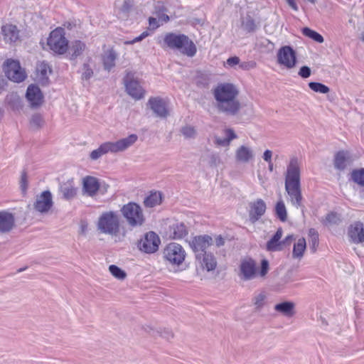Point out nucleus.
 I'll use <instances>...</instances> for the list:
<instances>
[{
    "mask_svg": "<svg viewBox=\"0 0 364 364\" xmlns=\"http://www.w3.org/2000/svg\"><path fill=\"white\" fill-rule=\"evenodd\" d=\"M6 102L14 110H18L21 107V99L19 96L14 92L8 94L6 97Z\"/></svg>",
    "mask_w": 364,
    "mask_h": 364,
    "instance_id": "nucleus-36",
    "label": "nucleus"
},
{
    "mask_svg": "<svg viewBox=\"0 0 364 364\" xmlns=\"http://www.w3.org/2000/svg\"><path fill=\"white\" fill-rule=\"evenodd\" d=\"M26 97L33 108L40 107L43 102V95L41 89L35 85H31L28 87Z\"/></svg>",
    "mask_w": 364,
    "mask_h": 364,
    "instance_id": "nucleus-19",
    "label": "nucleus"
},
{
    "mask_svg": "<svg viewBox=\"0 0 364 364\" xmlns=\"http://www.w3.org/2000/svg\"><path fill=\"white\" fill-rule=\"evenodd\" d=\"M294 240V237L293 235H289L285 237V239L282 241V245L289 244L291 240Z\"/></svg>",
    "mask_w": 364,
    "mask_h": 364,
    "instance_id": "nucleus-59",
    "label": "nucleus"
},
{
    "mask_svg": "<svg viewBox=\"0 0 364 364\" xmlns=\"http://www.w3.org/2000/svg\"><path fill=\"white\" fill-rule=\"evenodd\" d=\"M60 192L63 195V198L64 199L70 200L76 196L77 188L74 186L73 182L68 181L60 185Z\"/></svg>",
    "mask_w": 364,
    "mask_h": 364,
    "instance_id": "nucleus-30",
    "label": "nucleus"
},
{
    "mask_svg": "<svg viewBox=\"0 0 364 364\" xmlns=\"http://www.w3.org/2000/svg\"><path fill=\"white\" fill-rule=\"evenodd\" d=\"M309 87L314 92L323 94H326L330 90L328 87L320 82H311L309 83Z\"/></svg>",
    "mask_w": 364,
    "mask_h": 364,
    "instance_id": "nucleus-45",
    "label": "nucleus"
},
{
    "mask_svg": "<svg viewBox=\"0 0 364 364\" xmlns=\"http://www.w3.org/2000/svg\"><path fill=\"white\" fill-rule=\"evenodd\" d=\"M124 84L129 95L135 100H140L144 96L145 91L136 80L134 74L129 72L124 77Z\"/></svg>",
    "mask_w": 364,
    "mask_h": 364,
    "instance_id": "nucleus-13",
    "label": "nucleus"
},
{
    "mask_svg": "<svg viewBox=\"0 0 364 364\" xmlns=\"http://www.w3.org/2000/svg\"><path fill=\"white\" fill-rule=\"evenodd\" d=\"M272 151L271 150L267 149L264 151L262 158L263 159L267 162L269 163L272 161Z\"/></svg>",
    "mask_w": 364,
    "mask_h": 364,
    "instance_id": "nucleus-55",
    "label": "nucleus"
},
{
    "mask_svg": "<svg viewBox=\"0 0 364 364\" xmlns=\"http://www.w3.org/2000/svg\"><path fill=\"white\" fill-rule=\"evenodd\" d=\"M20 188L23 192H26L28 188L27 174L25 171L21 173L20 180Z\"/></svg>",
    "mask_w": 364,
    "mask_h": 364,
    "instance_id": "nucleus-51",
    "label": "nucleus"
},
{
    "mask_svg": "<svg viewBox=\"0 0 364 364\" xmlns=\"http://www.w3.org/2000/svg\"><path fill=\"white\" fill-rule=\"evenodd\" d=\"M161 193L159 191H155L151 193V194L144 199V204L146 207L153 208L159 205L161 203Z\"/></svg>",
    "mask_w": 364,
    "mask_h": 364,
    "instance_id": "nucleus-35",
    "label": "nucleus"
},
{
    "mask_svg": "<svg viewBox=\"0 0 364 364\" xmlns=\"http://www.w3.org/2000/svg\"><path fill=\"white\" fill-rule=\"evenodd\" d=\"M3 115H4V110L1 108H0V119L3 117Z\"/></svg>",
    "mask_w": 364,
    "mask_h": 364,
    "instance_id": "nucleus-64",
    "label": "nucleus"
},
{
    "mask_svg": "<svg viewBox=\"0 0 364 364\" xmlns=\"http://www.w3.org/2000/svg\"><path fill=\"white\" fill-rule=\"evenodd\" d=\"M213 244V238L207 235L196 236L189 241V245L196 253L197 259H200V255L206 252V250Z\"/></svg>",
    "mask_w": 364,
    "mask_h": 364,
    "instance_id": "nucleus-14",
    "label": "nucleus"
},
{
    "mask_svg": "<svg viewBox=\"0 0 364 364\" xmlns=\"http://www.w3.org/2000/svg\"><path fill=\"white\" fill-rule=\"evenodd\" d=\"M37 71L39 73L42 77H47L48 75L51 73V70L48 65L44 62L40 63L37 65Z\"/></svg>",
    "mask_w": 364,
    "mask_h": 364,
    "instance_id": "nucleus-47",
    "label": "nucleus"
},
{
    "mask_svg": "<svg viewBox=\"0 0 364 364\" xmlns=\"http://www.w3.org/2000/svg\"><path fill=\"white\" fill-rule=\"evenodd\" d=\"M120 212L131 228L141 226L145 221L143 210L139 205L134 202H129L124 205Z\"/></svg>",
    "mask_w": 364,
    "mask_h": 364,
    "instance_id": "nucleus-7",
    "label": "nucleus"
},
{
    "mask_svg": "<svg viewBox=\"0 0 364 364\" xmlns=\"http://www.w3.org/2000/svg\"><path fill=\"white\" fill-rule=\"evenodd\" d=\"M238 95L239 91L235 85L228 82L218 84L213 90L218 112L228 116L237 115L241 109Z\"/></svg>",
    "mask_w": 364,
    "mask_h": 364,
    "instance_id": "nucleus-1",
    "label": "nucleus"
},
{
    "mask_svg": "<svg viewBox=\"0 0 364 364\" xmlns=\"http://www.w3.org/2000/svg\"><path fill=\"white\" fill-rule=\"evenodd\" d=\"M33 208L41 214L48 213L53 206V196L50 191H44L37 195L33 203Z\"/></svg>",
    "mask_w": 364,
    "mask_h": 364,
    "instance_id": "nucleus-15",
    "label": "nucleus"
},
{
    "mask_svg": "<svg viewBox=\"0 0 364 364\" xmlns=\"http://www.w3.org/2000/svg\"><path fill=\"white\" fill-rule=\"evenodd\" d=\"M283 235L282 228H279L274 236L267 242L266 249L269 252L280 251L282 250V242H280Z\"/></svg>",
    "mask_w": 364,
    "mask_h": 364,
    "instance_id": "nucleus-27",
    "label": "nucleus"
},
{
    "mask_svg": "<svg viewBox=\"0 0 364 364\" xmlns=\"http://www.w3.org/2000/svg\"><path fill=\"white\" fill-rule=\"evenodd\" d=\"M242 28L247 32H253L257 28V25L254 19L249 15L242 18Z\"/></svg>",
    "mask_w": 364,
    "mask_h": 364,
    "instance_id": "nucleus-39",
    "label": "nucleus"
},
{
    "mask_svg": "<svg viewBox=\"0 0 364 364\" xmlns=\"http://www.w3.org/2000/svg\"><path fill=\"white\" fill-rule=\"evenodd\" d=\"M295 307L296 304L293 301H286L277 304L274 309L284 317L291 318L296 314Z\"/></svg>",
    "mask_w": 364,
    "mask_h": 364,
    "instance_id": "nucleus-24",
    "label": "nucleus"
},
{
    "mask_svg": "<svg viewBox=\"0 0 364 364\" xmlns=\"http://www.w3.org/2000/svg\"><path fill=\"white\" fill-rule=\"evenodd\" d=\"M137 140L138 136L132 134L116 141L105 142L90 153V158L92 160H97L102 156L109 152L112 154L123 152L133 146Z\"/></svg>",
    "mask_w": 364,
    "mask_h": 364,
    "instance_id": "nucleus-5",
    "label": "nucleus"
},
{
    "mask_svg": "<svg viewBox=\"0 0 364 364\" xmlns=\"http://www.w3.org/2000/svg\"><path fill=\"white\" fill-rule=\"evenodd\" d=\"M351 164L350 154L346 151H339L335 156L333 159L334 168L338 171H344Z\"/></svg>",
    "mask_w": 364,
    "mask_h": 364,
    "instance_id": "nucleus-23",
    "label": "nucleus"
},
{
    "mask_svg": "<svg viewBox=\"0 0 364 364\" xmlns=\"http://www.w3.org/2000/svg\"><path fill=\"white\" fill-rule=\"evenodd\" d=\"M109 270L112 275L119 280H123L126 278V272L114 264H112L109 267Z\"/></svg>",
    "mask_w": 364,
    "mask_h": 364,
    "instance_id": "nucleus-44",
    "label": "nucleus"
},
{
    "mask_svg": "<svg viewBox=\"0 0 364 364\" xmlns=\"http://www.w3.org/2000/svg\"><path fill=\"white\" fill-rule=\"evenodd\" d=\"M134 4L131 0H124L119 10L122 13L127 14L133 7Z\"/></svg>",
    "mask_w": 364,
    "mask_h": 364,
    "instance_id": "nucleus-50",
    "label": "nucleus"
},
{
    "mask_svg": "<svg viewBox=\"0 0 364 364\" xmlns=\"http://www.w3.org/2000/svg\"><path fill=\"white\" fill-rule=\"evenodd\" d=\"M97 230L103 234L114 238L125 237L126 231L122 226L121 218L117 212L109 210L102 213L98 218Z\"/></svg>",
    "mask_w": 364,
    "mask_h": 364,
    "instance_id": "nucleus-3",
    "label": "nucleus"
},
{
    "mask_svg": "<svg viewBox=\"0 0 364 364\" xmlns=\"http://www.w3.org/2000/svg\"><path fill=\"white\" fill-rule=\"evenodd\" d=\"M266 294L264 292L256 294L253 299L252 302L255 306V309L257 311H259L265 304Z\"/></svg>",
    "mask_w": 364,
    "mask_h": 364,
    "instance_id": "nucleus-43",
    "label": "nucleus"
},
{
    "mask_svg": "<svg viewBox=\"0 0 364 364\" xmlns=\"http://www.w3.org/2000/svg\"><path fill=\"white\" fill-rule=\"evenodd\" d=\"M240 62V60L238 57L233 56V57L229 58L227 60L226 63L228 65H229L230 67H234L236 65H239Z\"/></svg>",
    "mask_w": 364,
    "mask_h": 364,
    "instance_id": "nucleus-54",
    "label": "nucleus"
},
{
    "mask_svg": "<svg viewBox=\"0 0 364 364\" xmlns=\"http://www.w3.org/2000/svg\"><path fill=\"white\" fill-rule=\"evenodd\" d=\"M267 209L265 202L258 198L249 203V220L252 223H256L265 213Z\"/></svg>",
    "mask_w": 364,
    "mask_h": 364,
    "instance_id": "nucleus-16",
    "label": "nucleus"
},
{
    "mask_svg": "<svg viewBox=\"0 0 364 364\" xmlns=\"http://www.w3.org/2000/svg\"><path fill=\"white\" fill-rule=\"evenodd\" d=\"M255 159V152L250 146L242 145L235 151V160L238 163L248 164Z\"/></svg>",
    "mask_w": 364,
    "mask_h": 364,
    "instance_id": "nucleus-21",
    "label": "nucleus"
},
{
    "mask_svg": "<svg viewBox=\"0 0 364 364\" xmlns=\"http://www.w3.org/2000/svg\"><path fill=\"white\" fill-rule=\"evenodd\" d=\"M288 5L294 11H298L299 8L294 0H286Z\"/></svg>",
    "mask_w": 364,
    "mask_h": 364,
    "instance_id": "nucleus-58",
    "label": "nucleus"
},
{
    "mask_svg": "<svg viewBox=\"0 0 364 364\" xmlns=\"http://www.w3.org/2000/svg\"><path fill=\"white\" fill-rule=\"evenodd\" d=\"M202 267L208 272L214 270L217 267V262L214 255L211 253L205 252L200 255V259H198Z\"/></svg>",
    "mask_w": 364,
    "mask_h": 364,
    "instance_id": "nucleus-29",
    "label": "nucleus"
},
{
    "mask_svg": "<svg viewBox=\"0 0 364 364\" xmlns=\"http://www.w3.org/2000/svg\"><path fill=\"white\" fill-rule=\"evenodd\" d=\"M117 58V52L112 49H108L102 55L103 67L105 70L110 71L115 66V60Z\"/></svg>",
    "mask_w": 364,
    "mask_h": 364,
    "instance_id": "nucleus-26",
    "label": "nucleus"
},
{
    "mask_svg": "<svg viewBox=\"0 0 364 364\" xmlns=\"http://www.w3.org/2000/svg\"><path fill=\"white\" fill-rule=\"evenodd\" d=\"M348 237L355 244L364 242V225L358 221L351 224L348 228Z\"/></svg>",
    "mask_w": 364,
    "mask_h": 364,
    "instance_id": "nucleus-20",
    "label": "nucleus"
},
{
    "mask_svg": "<svg viewBox=\"0 0 364 364\" xmlns=\"http://www.w3.org/2000/svg\"><path fill=\"white\" fill-rule=\"evenodd\" d=\"M171 237L174 240L181 239L187 234L186 226L183 223H177L170 228Z\"/></svg>",
    "mask_w": 364,
    "mask_h": 364,
    "instance_id": "nucleus-33",
    "label": "nucleus"
},
{
    "mask_svg": "<svg viewBox=\"0 0 364 364\" xmlns=\"http://www.w3.org/2000/svg\"><path fill=\"white\" fill-rule=\"evenodd\" d=\"M99 180L90 176H87L82 179V190L88 196H95L100 189Z\"/></svg>",
    "mask_w": 364,
    "mask_h": 364,
    "instance_id": "nucleus-22",
    "label": "nucleus"
},
{
    "mask_svg": "<svg viewBox=\"0 0 364 364\" xmlns=\"http://www.w3.org/2000/svg\"><path fill=\"white\" fill-rule=\"evenodd\" d=\"M224 133L225 135V138H220L218 136L215 137V143L221 146H228L230 145V141L232 139H236L237 136L235 133L234 130L232 129H226L224 130Z\"/></svg>",
    "mask_w": 364,
    "mask_h": 364,
    "instance_id": "nucleus-31",
    "label": "nucleus"
},
{
    "mask_svg": "<svg viewBox=\"0 0 364 364\" xmlns=\"http://www.w3.org/2000/svg\"><path fill=\"white\" fill-rule=\"evenodd\" d=\"M181 134L186 139H195L197 136L196 129L191 125H185L180 129Z\"/></svg>",
    "mask_w": 364,
    "mask_h": 364,
    "instance_id": "nucleus-40",
    "label": "nucleus"
},
{
    "mask_svg": "<svg viewBox=\"0 0 364 364\" xmlns=\"http://www.w3.org/2000/svg\"><path fill=\"white\" fill-rule=\"evenodd\" d=\"M277 63L287 69L294 68L296 64V55L289 46H282L277 52Z\"/></svg>",
    "mask_w": 364,
    "mask_h": 364,
    "instance_id": "nucleus-12",
    "label": "nucleus"
},
{
    "mask_svg": "<svg viewBox=\"0 0 364 364\" xmlns=\"http://www.w3.org/2000/svg\"><path fill=\"white\" fill-rule=\"evenodd\" d=\"M269 270V264L267 259L261 261V267L259 269L256 261L251 257H246L240 261L237 276L243 282L251 281L257 277L264 279Z\"/></svg>",
    "mask_w": 364,
    "mask_h": 364,
    "instance_id": "nucleus-4",
    "label": "nucleus"
},
{
    "mask_svg": "<svg viewBox=\"0 0 364 364\" xmlns=\"http://www.w3.org/2000/svg\"><path fill=\"white\" fill-rule=\"evenodd\" d=\"M5 85V80L0 77V94L1 93L2 90H4Z\"/></svg>",
    "mask_w": 364,
    "mask_h": 364,
    "instance_id": "nucleus-60",
    "label": "nucleus"
},
{
    "mask_svg": "<svg viewBox=\"0 0 364 364\" xmlns=\"http://www.w3.org/2000/svg\"><path fill=\"white\" fill-rule=\"evenodd\" d=\"M160 243L159 237L155 232L150 231L139 241L138 248L143 252L152 254L158 250Z\"/></svg>",
    "mask_w": 364,
    "mask_h": 364,
    "instance_id": "nucleus-11",
    "label": "nucleus"
},
{
    "mask_svg": "<svg viewBox=\"0 0 364 364\" xmlns=\"http://www.w3.org/2000/svg\"><path fill=\"white\" fill-rule=\"evenodd\" d=\"M145 330L147 333H149L153 337L159 336V337H162L168 341H169L170 339H171L173 337V332L168 328H161V327L155 328V327L149 326L145 328Z\"/></svg>",
    "mask_w": 364,
    "mask_h": 364,
    "instance_id": "nucleus-28",
    "label": "nucleus"
},
{
    "mask_svg": "<svg viewBox=\"0 0 364 364\" xmlns=\"http://www.w3.org/2000/svg\"><path fill=\"white\" fill-rule=\"evenodd\" d=\"M47 43L54 53H65L68 48V41L65 37V30L59 27L51 31Z\"/></svg>",
    "mask_w": 364,
    "mask_h": 364,
    "instance_id": "nucleus-8",
    "label": "nucleus"
},
{
    "mask_svg": "<svg viewBox=\"0 0 364 364\" xmlns=\"http://www.w3.org/2000/svg\"><path fill=\"white\" fill-rule=\"evenodd\" d=\"M309 235L311 237L313 251L315 252L316 247L318 245V234L314 229L311 228L309 231Z\"/></svg>",
    "mask_w": 364,
    "mask_h": 364,
    "instance_id": "nucleus-48",
    "label": "nucleus"
},
{
    "mask_svg": "<svg viewBox=\"0 0 364 364\" xmlns=\"http://www.w3.org/2000/svg\"><path fill=\"white\" fill-rule=\"evenodd\" d=\"M4 41L8 43H15L19 38V31L15 25L6 24L1 27Z\"/></svg>",
    "mask_w": 364,
    "mask_h": 364,
    "instance_id": "nucleus-25",
    "label": "nucleus"
},
{
    "mask_svg": "<svg viewBox=\"0 0 364 364\" xmlns=\"http://www.w3.org/2000/svg\"><path fill=\"white\" fill-rule=\"evenodd\" d=\"M91 61L92 59L88 58L87 61L84 63L81 68L80 73L81 74V78L82 80H88L93 75V70L90 65Z\"/></svg>",
    "mask_w": 364,
    "mask_h": 364,
    "instance_id": "nucleus-37",
    "label": "nucleus"
},
{
    "mask_svg": "<svg viewBox=\"0 0 364 364\" xmlns=\"http://www.w3.org/2000/svg\"><path fill=\"white\" fill-rule=\"evenodd\" d=\"M249 65L250 64L247 63H243L242 64L240 65V67L242 69V70H248L250 68H249Z\"/></svg>",
    "mask_w": 364,
    "mask_h": 364,
    "instance_id": "nucleus-61",
    "label": "nucleus"
},
{
    "mask_svg": "<svg viewBox=\"0 0 364 364\" xmlns=\"http://www.w3.org/2000/svg\"><path fill=\"white\" fill-rule=\"evenodd\" d=\"M300 164L296 157L290 159L285 173V191L292 205L299 208L302 206V195L300 183Z\"/></svg>",
    "mask_w": 364,
    "mask_h": 364,
    "instance_id": "nucleus-2",
    "label": "nucleus"
},
{
    "mask_svg": "<svg viewBox=\"0 0 364 364\" xmlns=\"http://www.w3.org/2000/svg\"><path fill=\"white\" fill-rule=\"evenodd\" d=\"M149 23L152 29H156L159 26V22L156 18L150 17L149 18Z\"/></svg>",
    "mask_w": 364,
    "mask_h": 364,
    "instance_id": "nucleus-56",
    "label": "nucleus"
},
{
    "mask_svg": "<svg viewBox=\"0 0 364 364\" xmlns=\"http://www.w3.org/2000/svg\"><path fill=\"white\" fill-rule=\"evenodd\" d=\"M311 71L309 67L308 66H302L299 71V75L303 78H307L311 75Z\"/></svg>",
    "mask_w": 364,
    "mask_h": 364,
    "instance_id": "nucleus-52",
    "label": "nucleus"
},
{
    "mask_svg": "<svg viewBox=\"0 0 364 364\" xmlns=\"http://www.w3.org/2000/svg\"><path fill=\"white\" fill-rule=\"evenodd\" d=\"M215 243L218 247L223 246L225 245V239L221 235H218L215 238Z\"/></svg>",
    "mask_w": 364,
    "mask_h": 364,
    "instance_id": "nucleus-57",
    "label": "nucleus"
},
{
    "mask_svg": "<svg viewBox=\"0 0 364 364\" xmlns=\"http://www.w3.org/2000/svg\"><path fill=\"white\" fill-rule=\"evenodd\" d=\"M86 49V45L81 41H75L72 42L69 47V52L71 55V59H75L81 55Z\"/></svg>",
    "mask_w": 364,
    "mask_h": 364,
    "instance_id": "nucleus-32",
    "label": "nucleus"
},
{
    "mask_svg": "<svg viewBox=\"0 0 364 364\" xmlns=\"http://www.w3.org/2000/svg\"><path fill=\"white\" fill-rule=\"evenodd\" d=\"M30 123L33 128L39 129L43 125L44 120L41 114H34L31 118Z\"/></svg>",
    "mask_w": 364,
    "mask_h": 364,
    "instance_id": "nucleus-46",
    "label": "nucleus"
},
{
    "mask_svg": "<svg viewBox=\"0 0 364 364\" xmlns=\"http://www.w3.org/2000/svg\"><path fill=\"white\" fill-rule=\"evenodd\" d=\"M340 218L337 213H330L326 216L325 224L326 225H332L336 224L339 222Z\"/></svg>",
    "mask_w": 364,
    "mask_h": 364,
    "instance_id": "nucleus-49",
    "label": "nucleus"
},
{
    "mask_svg": "<svg viewBox=\"0 0 364 364\" xmlns=\"http://www.w3.org/2000/svg\"><path fill=\"white\" fill-rule=\"evenodd\" d=\"M164 42L168 48L178 50L188 57H193L197 52L194 43L184 34L166 33Z\"/></svg>",
    "mask_w": 364,
    "mask_h": 364,
    "instance_id": "nucleus-6",
    "label": "nucleus"
},
{
    "mask_svg": "<svg viewBox=\"0 0 364 364\" xmlns=\"http://www.w3.org/2000/svg\"><path fill=\"white\" fill-rule=\"evenodd\" d=\"M275 215L282 222H285L287 219V212L284 201L279 200L275 205Z\"/></svg>",
    "mask_w": 364,
    "mask_h": 364,
    "instance_id": "nucleus-38",
    "label": "nucleus"
},
{
    "mask_svg": "<svg viewBox=\"0 0 364 364\" xmlns=\"http://www.w3.org/2000/svg\"><path fill=\"white\" fill-rule=\"evenodd\" d=\"M163 19H164V21L165 22H166V21H168L169 20V17H168V16H167V15H164V16H163Z\"/></svg>",
    "mask_w": 364,
    "mask_h": 364,
    "instance_id": "nucleus-63",
    "label": "nucleus"
},
{
    "mask_svg": "<svg viewBox=\"0 0 364 364\" xmlns=\"http://www.w3.org/2000/svg\"><path fill=\"white\" fill-rule=\"evenodd\" d=\"M306 247V240L304 237L299 238L294 245L292 257L300 259L304 255Z\"/></svg>",
    "mask_w": 364,
    "mask_h": 364,
    "instance_id": "nucleus-34",
    "label": "nucleus"
},
{
    "mask_svg": "<svg viewBox=\"0 0 364 364\" xmlns=\"http://www.w3.org/2000/svg\"><path fill=\"white\" fill-rule=\"evenodd\" d=\"M149 36V33L147 31H144L140 36L138 37L134 38L132 41H126L125 44H134L135 43L139 42L146 37Z\"/></svg>",
    "mask_w": 364,
    "mask_h": 364,
    "instance_id": "nucleus-53",
    "label": "nucleus"
},
{
    "mask_svg": "<svg viewBox=\"0 0 364 364\" xmlns=\"http://www.w3.org/2000/svg\"><path fill=\"white\" fill-rule=\"evenodd\" d=\"M302 33L305 36H307V37L311 38L312 40L315 41L316 42L321 43L324 41V39L321 34H319L318 33H317L315 31L310 29L309 28H307V27L304 28L302 30Z\"/></svg>",
    "mask_w": 364,
    "mask_h": 364,
    "instance_id": "nucleus-42",
    "label": "nucleus"
},
{
    "mask_svg": "<svg viewBox=\"0 0 364 364\" xmlns=\"http://www.w3.org/2000/svg\"><path fill=\"white\" fill-rule=\"evenodd\" d=\"M148 106L153 111L154 114L160 118H166L168 116V110L166 102L161 97L149 98Z\"/></svg>",
    "mask_w": 364,
    "mask_h": 364,
    "instance_id": "nucleus-18",
    "label": "nucleus"
},
{
    "mask_svg": "<svg viewBox=\"0 0 364 364\" xmlns=\"http://www.w3.org/2000/svg\"><path fill=\"white\" fill-rule=\"evenodd\" d=\"M4 72L10 80L16 82H23L26 77V71L18 60L8 59L4 63Z\"/></svg>",
    "mask_w": 364,
    "mask_h": 364,
    "instance_id": "nucleus-10",
    "label": "nucleus"
},
{
    "mask_svg": "<svg viewBox=\"0 0 364 364\" xmlns=\"http://www.w3.org/2000/svg\"><path fill=\"white\" fill-rule=\"evenodd\" d=\"M268 169L271 172L273 171V170H274V165H273L272 161H270L269 163H268Z\"/></svg>",
    "mask_w": 364,
    "mask_h": 364,
    "instance_id": "nucleus-62",
    "label": "nucleus"
},
{
    "mask_svg": "<svg viewBox=\"0 0 364 364\" xmlns=\"http://www.w3.org/2000/svg\"><path fill=\"white\" fill-rule=\"evenodd\" d=\"M351 178L358 185L364 187V168L353 170L351 173Z\"/></svg>",
    "mask_w": 364,
    "mask_h": 364,
    "instance_id": "nucleus-41",
    "label": "nucleus"
},
{
    "mask_svg": "<svg viewBox=\"0 0 364 364\" xmlns=\"http://www.w3.org/2000/svg\"><path fill=\"white\" fill-rule=\"evenodd\" d=\"M15 215L9 210L0 211V235L9 234L15 227Z\"/></svg>",
    "mask_w": 364,
    "mask_h": 364,
    "instance_id": "nucleus-17",
    "label": "nucleus"
},
{
    "mask_svg": "<svg viewBox=\"0 0 364 364\" xmlns=\"http://www.w3.org/2000/svg\"><path fill=\"white\" fill-rule=\"evenodd\" d=\"M186 253L183 247L176 242L166 245L163 252V257L166 262L171 265L179 266L186 258Z\"/></svg>",
    "mask_w": 364,
    "mask_h": 364,
    "instance_id": "nucleus-9",
    "label": "nucleus"
}]
</instances>
